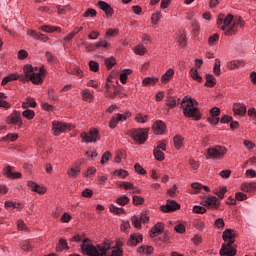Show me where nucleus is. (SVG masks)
<instances>
[{
	"mask_svg": "<svg viewBox=\"0 0 256 256\" xmlns=\"http://www.w3.org/2000/svg\"><path fill=\"white\" fill-rule=\"evenodd\" d=\"M199 102L197 100L185 96L181 102V109H183L184 117L187 119H194V121H201L203 115L201 114V110H199Z\"/></svg>",
	"mask_w": 256,
	"mask_h": 256,
	"instance_id": "f257e3e1",
	"label": "nucleus"
},
{
	"mask_svg": "<svg viewBox=\"0 0 256 256\" xmlns=\"http://www.w3.org/2000/svg\"><path fill=\"white\" fill-rule=\"evenodd\" d=\"M149 130L150 128H134L130 131V135L139 145H144L149 139Z\"/></svg>",
	"mask_w": 256,
	"mask_h": 256,
	"instance_id": "f03ea898",
	"label": "nucleus"
},
{
	"mask_svg": "<svg viewBox=\"0 0 256 256\" xmlns=\"http://www.w3.org/2000/svg\"><path fill=\"white\" fill-rule=\"evenodd\" d=\"M227 155V148L222 145H215L207 149V159H223Z\"/></svg>",
	"mask_w": 256,
	"mask_h": 256,
	"instance_id": "7ed1b4c3",
	"label": "nucleus"
},
{
	"mask_svg": "<svg viewBox=\"0 0 256 256\" xmlns=\"http://www.w3.org/2000/svg\"><path fill=\"white\" fill-rule=\"evenodd\" d=\"M220 256H235L237 255V244H235V238H230L226 243L222 244L219 251Z\"/></svg>",
	"mask_w": 256,
	"mask_h": 256,
	"instance_id": "20e7f679",
	"label": "nucleus"
},
{
	"mask_svg": "<svg viewBox=\"0 0 256 256\" xmlns=\"http://www.w3.org/2000/svg\"><path fill=\"white\" fill-rule=\"evenodd\" d=\"M80 137L83 139V141H85V143H97L101 140L99 129L97 128H90L88 133L82 132Z\"/></svg>",
	"mask_w": 256,
	"mask_h": 256,
	"instance_id": "39448f33",
	"label": "nucleus"
},
{
	"mask_svg": "<svg viewBox=\"0 0 256 256\" xmlns=\"http://www.w3.org/2000/svg\"><path fill=\"white\" fill-rule=\"evenodd\" d=\"M75 129L71 124L67 125L65 122L54 121L52 123V131L55 136L61 135V133H65V131H72Z\"/></svg>",
	"mask_w": 256,
	"mask_h": 256,
	"instance_id": "423d86ee",
	"label": "nucleus"
},
{
	"mask_svg": "<svg viewBox=\"0 0 256 256\" xmlns=\"http://www.w3.org/2000/svg\"><path fill=\"white\" fill-rule=\"evenodd\" d=\"M200 205L206 207V209H214L215 211H217V209L221 207V201H219V198H217V196L208 195V197L203 200Z\"/></svg>",
	"mask_w": 256,
	"mask_h": 256,
	"instance_id": "0eeeda50",
	"label": "nucleus"
},
{
	"mask_svg": "<svg viewBox=\"0 0 256 256\" xmlns=\"http://www.w3.org/2000/svg\"><path fill=\"white\" fill-rule=\"evenodd\" d=\"M179 209H181V204L175 200H167L166 205L160 206V211H162V213H173L179 211Z\"/></svg>",
	"mask_w": 256,
	"mask_h": 256,
	"instance_id": "6e6552de",
	"label": "nucleus"
},
{
	"mask_svg": "<svg viewBox=\"0 0 256 256\" xmlns=\"http://www.w3.org/2000/svg\"><path fill=\"white\" fill-rule=\"evenodd\" d=\"M23 71H24V78H20V81H31V83H33V85H35V70L33 69V65L31 64H27L23 67Z\"/></svg>",
	"mask_w": 256,
	"mask_h": 256,
	"instance_id": "1a4fd4ad",
	"label": "nucleus"
},
{
	"mask_svg": "<svg viewBox=\"0 0 256 256\" xmlns=\"http://www.w3.org/2000/svg\"><path fill=\"white\" fill-rule=\"evenodd\" d=\"M7 125H18L22 127L23 120H21V111L14 110L10 116L6 118Z\"/></svg>",
	"mask_w": 256,
	"mask_h": 256,
	"instance_id": "9d476101",
	"label": "nucleus"
},
{
	"mask_svg": "<svg viewBox=\"0 0 256 256\" xmlns=\"http://www.w3.org/2000/svg\"><path fill=\"white\" fill-rule=\"evenodd\" d=\"M152 131L154 135H165V132L167 131V124L162 120H156L152 124Z\"/></svg>",
	"mask_w": 256,
	"mask_h": 256,
	"instance_id": "9b49d317",
	"label": "nucleus"
},
{
	"mask_svg": "<svg viewBox=\"0 0 256 256\" xmlns=\"http://www.w3.org/2000/svg\"><path fill=\"white\" fill-rule=\"evenodd\" d=\"M96 5L97 7H99V9H101V11L105 13L106 17H113V15L115 14V10H113L111 4L103 0H99Z\"/></svg>",
	"mask_w": 256,
	"mask_h": 256,
	"instance_id": "f8f14e48",
	"label": "nucleus"
},
{
	"mask_svg": "<svg viewBox=\"0 0 256 256\" xmlns=\"http://www.w3.org/2000/svg\"><path fill=\"white\" fill-rule=\"evenodd\" d=\"M3 175L7 179H21L23 177L21 172H13V167L10 165L3 168Z\"/></svg>",
	"mask_w": 256,
	"mask_h": 256,
	"instance_id": "ddd939ff",
	"label": "nucleus"
},
{
	"mask_svg": "<svg viewBox=\"0 0 256 256\" xmlns=\"http://www.w3.org/2000/svg\"><path fill=\"white\" fill-rule=\"evenodd\" d=\"M27 186L33 193H38V195H45L47 193L45 186H41L34 181H28Z\"/></svg>",
	"mask_w": 256,
	"mask_h": 256,
	"instance_id": "4468645a",
	"label": "nucleus"
},
{
	"mask_svg": "<svg viewBox=\"0 0 256 256\" xmlns=\"http://www.w3.org/2000/svg\"><path fill=\"white\" fill-rule=\"evenodd\" d=\"M165 232V223L158 222L150 230V237H159V235Z\"/></svg>",
	"mask_w": 256,
	"mask_h": 256,
	"instance_id": "2eb2a0df",
	"label": "nucleus"
},
{
	"mask_svg": "<svg viewBox=\"0 0 256 256\" xmlns=\"http://www.w3.org/2000/svg\"><path fill=\"white\" fill-rule=\"evenodd\" d=\"M143 241V235L139 233H133L130 235V238L127 242L128 247H137L139 243Z\"/></svg>",
	"mask_w": 256,
	"mask_h": 256,
	"instance_id": "dca6fc26",
	"label": "nucleus"
},
{
	"mask_svg": "<svg viewBox=\"0 0 256 256\" xmlns=\"http://www.w3.org/2000/svg\"><path fill=\"white\" fill-rule=\"evenodd\" d=\"M233 113L234 115L245 117V115H247V106H245V104H242V103H234Z\"/></svg>",
	"mask_w": 256,
	"mask_h": 256,
	"instance_id": "f3484780",
	"label": "nucleus"
},
{
	"mask_svg": "<svg viewBox=\"0 0 256 256\" xmlns=\"http://www.w3.org/2000/svg\"><path fill=\"white\" fill-rule=\"evenodd\" d=\"M27 35H29V37H33V39H37L38 41H43V43H47V41H49V36L35 30H28Z\"/></svg>",
	"mask_w": 256,
	"mask_h": 256,
	"instance_id": "a211bd4d",
	"label": "nucleus"
},
{
	"mask_svg": "<svg viewBox=\"0 0 256 256\" xmlns=\"http://www.w3.org/2000/svg\"><path fill=\"white\" fill-rule=\"evenodd\" d=\"M236 237H237V231L231 228H227L222 233V239L223 241H225V243H227V241L230 239H235Z\"/></svg>",
	"mask_w": 256,
	"mask_h": 256,
	"instance_id": "6ab92c4d",
	"label": "nucleus"
},
{
	"mask_svg": "<svg viewBox=\"0 0 256 256\" xmlns=\"http://www.w3.org/2000/svg\"><path fill=\"white\" fill-rule=\"evenodd\" d=\"M240 189L244 193H253V191L256 189V182H243Z\"/></svg>",
	"mask_w": 256,
	"mask_h": 256,
	"instance_id": "aec40b11",
	"label": "nucleus"
},
{
	"mask_svg": "<svg viewBox=\"0 0 256 256\" xmlns=\"http://www.w3.org/2000/svg\"><path fill=\"white\" fill-rule=\"evenodd\" d=\"M175 75V70L173 68L168 69L161 77V83L163 85H167L171 79H173V76Z\"/></svg>",
	"mask_w": 256,
	"mask_h": 256,
	"instance_id": "412c9836",
	"label": "nucleus"
},
{
	"mask_svg": "<svg viewBox=\"0 0 256 256\" xmlns=\"http://www.w3.org/2000/svg\"><path fill=\"white\" fill-rule=\"evenodd\" d=\"M239 67H245L244 60H232L227 63V69L234 71V69H239Z\"/></svg>",
	"mask_w": 256,
	"mask_h": 256,
	"instance_id": "4be33fe9",
	"label": "nucleus"
},
{
	"mask_svg": "<svg viewBox=\"0 0 256 256\" xmlns=\"http://www.w3.org/2000/svg\"><path fill=\"white\" fill-rule=\"evenodd\" d=\"M185 138H183V136L177 134L174 136L173 138V143H174V147L177 151H179L180 149H183V146L185 145Z\"/></svg>",
	"mask_w": 256,
	"mask_h": 256,
	"instance_id": "5701e85b",
	"label": "nucleus"
},
{
	"mask_svg": "<svg viewBox=\"0 0 256 256\" xmlns=\"http://www.w3.org/2000/svg\"><path fill=\"white\" fill-rule=\"evenodd\" d=\"M205 79L206 82L204 83V87H209L210 89H213V87L217 85V79H215V76H213V74H206Z\"/></svg>",
	"mask_w": 256,
	"mask_h": 256,
	"instance_id": "b1692460",
	"label": "nucleus"
},
{
	"mask_svg": "<svg viewBox=\"0 0 256 256\" xmlns=\"http://www.w3.org/2000/svg\"><path fill=\"white\" fill-rule=\"evenodd\" d=\"M29 107H31L32 109H35V107H37V101H35V98L27 97L22 103V109H29Z\"/></svg>",
	"mask_w": 256,
	"mask_h": 256,
	"instance_id": "393cba45",
	"label": "nucleus"
},
{
	"mask_svg": "<svg viewBox=\"0 0 256 256\" xmlns=\"http://www.w3.org/2000/svg\"><path fill=\"white\" fill-rule=\"evenodd\" d=\"M69 251V244H67V240L60 238L58 241V245L56 246V252L62 253V251Z\"/></svg>",
	"mask_w": 256,
	"mask_h": 256,
	"instance_id": "a878e982",
	"label": "nucleus"
},
{
	"mask_svg": "<svg viewBox=\"0 0 256 256\" xmlns=\"http://www.w3.org/2000/svg\"><path fill=\"white\" fill-rule=\"evenodd\" d=\"M47 74V70L45 69V66H42L39 68V73H35V85H41L43 83V75Z\"/></svg>",
	"mask_w": 256,
	"mask_h": 256,
	"instance_id": "bb28decb",
	"label": "nucleus"
},
{
	"mask_svg": "<svg viewBox=\"0 0 256 256\" xmlns=\"http://www.w3.org/2000/svg\"><path fill=\"white\" fill-rule=\"evenodd\" d=\"M165 105L169 109H175L177 107V98L171 96V94H167Z\"/></svg>",
	"mask_w": 256,
	"mask_h": 256,
	"instance_id": "cd10ccee",
	"label": "nucleus"
},
{
	"mask_svg": "<svg viewBox=\"0 0 256 256\" xmlns=\"http://www.w3.org/2000/svg\"><path fill=\"white\" fill-rule=\"evenodd\" d=\"M19 139V134L17 133H8L6 136H3L0 141L1 143H7V141H11V143H15Z\"/></svg>",
	"mask_w": 256,
	"mask_h": 256,
	"instance_id": "c85d7f7f",
	"label": "nucleus"
},
{
	"mask_svg": "<svg viewBox=\"0 0 256 256\" xmlns=\"http://www.w3.org/2000/svg\"><path fill=\"white\" fill-rule=\"evenodd\" d=\"M41 31H44V33H61V27L57 26H51V25H42L40 27Z\"/></svg>",
	"mask_w": 256,
	"mask_h": 256,
	"instance_id": "c756f323",
	"label": "nucleus"
},
{
	"mask_svg": "<svg viewBox=\"0 0 256 256\" xmlns=\"http://www.w3.org/2000/svg\"><path fill=\"white\" fill-rule=\"evenodd\" d=\"M91 246H93L91 244V239L89 238H85L83 241H82V244H81V252L82 253H88L90 250H91Z\"/></svg>",
	"mask_w": 256,
	"mask_h": 256,
	"instance_id": "7c9ffc66",
	"label": "nucleus"
},
{
	"mask_svg": "<svg viewBox=\"0 0 256 256\" xmlns=\"http://www.w3.org/2000/svg\"><path fill=\"white\" fill-rule=\"evenodd\" d=\"M189 75L194 81H197L198 83L203 82V77H201V75H199V71L196 68H191Z\"/></svg>",
	"mask_w": 256,
	"mask_h": 256,
	"instance_id": "2f4dec72",
	"label": "nucleus"
},
{
	"mask_svg": "<svg viewBox=\"0 0 256 256\" xmlns=\"http://www.w3.org/2000/svg\"><path fill=\"white\" fill-rule=\"evenodd\" d=\"M159 83V78L157 77H146L142 80L143 87H147V85H157Z\"/></svg>",
	"mask_w": 256,
	"mask_h": 256,
	"instance_id": "473e14b6",
	"label": "nucleus"
},
{
	"mask_svg": "<svg viewBox=\"0 0 256 256\" xmlns=\"http://www.w3.org/2000/svg\"><path fill=\"white\" fill-rule=\"evenodd\" d=\"M224 31V35H227L228 37H231L232 35H237V32L239 31L237 27L234 26V24L230 26H226Z\"/></svg>",
	"mask_w": 256,
	"mask_h": 256,
	"instance_id": "72a5a7b5",
	"label": "nucleus"
},
{
	"mask_svg": "<svg viewBox=\"0 0 256 256\" xmlns=\"http://www.w3.org/2000/svg\"><path fill=\"white\" fill-rule=\"evenodd\" d=\"M104 63L106 65V69L108 71H111V69H113V67H115V65H117V59H115V57H109V58H106L104 60Z\"/></svg>",
	"mask_w": 256,
	"mask_h": 256,
	"instance_id": "f704fd0d",
	"label": "nucleus"
},
{
	"mask_svg": "<svg viewBox=\"0 0 256 256\" xmlns=\"http://www.w3.org/2000/svg\"><path fill=\"white\" fill-rule=\"evenodd\" d=\"M133 73L132 69H124L123 72L120 74V81L122 85H125L127 83V79H129V75Z\"/></svg>",
	"mask_w": 256,
	"mask_h": 256,
	"instance_id": "c9c22d12",
	"label": "nucleus"
},
{
	"mask_svg": "<svg viewBox=\"0 0 256 256\" xmlns=\"http://www.w3.org/2000/svg\"><path fill=\"white\" fill-rule=\"evenodd\" d=\"M97 50L103 51V49H111V43L107 42V40H100L96 43Z\"/></svg>",
	"mask_w": 256,
	"mask_h": 256,
	"instance_id": "e433bc0d",
	"label": "nucleus"
},
{
	"mask_svg": "<svg viewBox=\"0 0 256 256\" xmlns=\"http://www.w3.org/2000/svg\"><path fill=\"white\" fill-rule=\"evenodd\" d=\"M131 199L127 195L120 196L116 199L117 205L121 207H125V205H129Z\"/></svg>",
	"mask_w": 256,
	"mask_h": 256,
	"instance_id": "4c0bfd02",
	"label": "nucleus"
},
{
	"mask_svg": "<svg viewBox=\"0 0 256 256\" xmlns=\"http://www.w3.org/2000/svg\"><path fill=\"white\" fill-rule=\"evenodd\" d=\"M4 207H5V209H10V207H12L13 209H23L24 205L22 203L6 201L4 203Z\"/></svg>",
	"mask_w": 256,
	"mask_h": 256,
	"instance_id": "58836bf2",
	"label": "nucleus"
},
{
	"mask_svg": "<svg viewBox=\"0 0 256 256\" xmlns=\"http://www.w3.org/2000/svg\"><path fill=\"white\" fill-rule=\"evenodd\" d=\"M110 213H113V215H125V208H119L115 205L111 204L110 207Z\"/></svg>",
	"mask_w": 256,
	"mask_h": 256,
	"instance_id": "ea45409f",
	"label": "nucleus"
},
{
	"mask_svg": "<svg viewBox=\"0 0 256 256\" xmlns=\"http://www.w3.org/2000/svg\"><path fill=\"white\" fill-rule=\"evenodd\" d=\"M22 117L27 119L28 121H31L32 119H35V110L27 109L22 112Z\"/></svg>",
	"mask_w": 256,
	"mask_h": 256,
	"instance_id": "a19ab883",
	"label": "nucleus"
},
{
	"mask_svg": "<svg viewBox=\"0 0 256 256\" xmlns=\"http://www.w3.org/2000/svg\"><path fill=\"white\" fill-rule=\"evenodd\" d=\"M153 155L156 161H165V153L162 150L154 148Z\"/></svg>",
	"mask_w": 256,
	"mask_h": 256,
	"instance_id": "79ce46f5",
	"label": "nucleus"
},
{
	"mask_svg": "<svg viewBox=\"0 0 256 256\" xmlns=\"http://www.w3.org/2000/svg\"><path fill=\"white\" fill-rule=\"evenodd\" d=\"M192 227L198 231H203L205 229V222H203L201 219H196L193 221Z\"/></svg>",
	"mask_w": 256,
	"mask_h": 256,
	"instance_id": "37998d69",
	"label": "nucleus"
},
{
	"mask_svg": "<svg viewBox=\"0 0 256 256\" xmlns=\"http://www.w3.org/2000/svg\"><path fill=\"white\" fill-rule=\"evenodd\" d=\"M213 73L216 75V77H219L221 75V60L219 58L215 59Z\"/></svg>",
	"mask_w": 256,
	"mask_h": 256,
	"instance_id": "c03bdc74",
	"label": "nucleus"
},
{
	"mask_svg": "<svg viewBox=\"0 0 256 256\" xmlns=\"http://www.w3.org/2000/svg\"><path fill=\"white\" fill-rule=\"evenodd\" d=\"M113 175H116L120 179H127V177H129V171L118 169L113 172Z\"/></svg>",
	"mask_w": 256,
	"mask_h": 256,
	"instance_id": "a18cd8bd",
	"label": "nucleus"
},
{
	"mask_svg": "<svg viewBox=\"0 0 256 256\" xmlns=\"http://www.w3.org/2000/svg\"><path fill=\"white\" fill-rule=\"evenodd\" d=\"M233 19H235L233 14H228L226 18H224L223 26L221 27V30H225V27H229L233 22Z\"/></svg>",
	"mask_w": 256,
	"mask_h": 256,
	"instance_id": "49530a36",
	"label": "nucleus"
},
{
	"mask_svg": "<svg viewBox=\"0 0 256 256\" xmlns=\"http://www.w3.org/2000/svg\"><path fill=\"white\" fill-rule=\"evenodd\" d=\"M192 213H196L197 215H205V213H207V208H205V206H194L192 208Z\"/></svg>",
	"mask_w": 256,
	"mask_h": 256,
	"instance_id": "de8ad7c7",
	"label": "nucleus"
},
{
	"mask_svg": "<svg viewBox=\"0 0 256 256\" xmlns=\"http://www.w3.org/2000/svg\"><path fill=\"white\" fill-rule=\"evenodd\" d=\"M132 203L135 207H138V205H145V198L135 195L132 198Z\"/></svg>",
	"mask_w": 256,
	"mask_h": 256,
	"instance_id": "09e8293b",
	"label": "nucleus"
},
{
	"mask_svg": "<svg viewBox=\"0 0 256 256\" xmlns=\"http://www.w3.org/2000/svg\"><path fill=\"white\" fill-rule=\"evenodd\" d=\"M88 65H89L90 71H92L93 73L99 72V62H97L95 60H90Z\"/></svg>",
	"mask_w": 256,
	"mask_h": 256,
	"instance_id": "8fccbe9b",
	"label": "nucleus"
},
{
	"mask_svg": "<svg viewBox=\"0 0 256 256\" xmlns=\"http://www.w3.org/2000/svg\"><path fill=\"white\" fill-rule=\"evenodd\" d=\"M81 173V168L79 166H75L67 171V175L69 177H77Z\"/></svg>",
	"mask_w": 256,
	"mask_h": 256,
	"instance_id": "3c124183",
	"label": "nucleus"
},
{
	"mask_svg": "<svg viewBox=\"0 0 256 256\" xmlns=\"http://www.w3.org/2000/svg\"><path fill=\"white\" fill-rule=\"evenodd\" d=\"M70 75H76L77 77H83V70L79 66H73L68 72Z\"/></svg>",
	"mask_w": 256,
	"mask_h": 256,
	"instance_id": "603ef678",
	"label": "nucleus"
},
{
	"mask_svg": "<svg viewBox=\"0 0 256 256\" xmlns=\"http://www.w3.org/2000/svg\"><path fill=\"white\" fill-rule=\"evenodd\" d=\"M163 17V14H161V11H157L156 13L152 14L151 21L153 25H157L161 18Z\"/></svg>",
	"mask_w": 256,
	"mask_h": 256,
	"instance_id": "864d4df0",
	"label": "nucleus"
},
{
	"mask_svg": "<svg viewBox=\"0 0 256 256\" xmlns=\"http://www.w3.org/2000/svg\"><path fill=\"white\" fill-rule=\"evenodd\" d=\"M134 53L136 55L143 56V55H145V53H147V48L143 45H138L134 48Z\"/></svg>",
	"mask_w": 256,
	"mask_h": 256,
	"instance_id": "5fc2aeb1",
	"label": "nucleus"
},
{
	"mask_svg": "<svg viewBox=\"0 0 256 256\" xmlns=\"http://www.w3.org/2000/svg\"><path fill=\"white\" fill-rule=\"evenodd\" d=\"M161 243H169L171 241V233L169 230L164 231V234L162 237L158 238Z\"/></svg>",
	"mask_w": 256,
	"mask_h": 256,
	"instance_id": "6e6d98bb",
	"label": "nucleus"
},
{
	"mask_svg": "<svg viewBox=\"0 0 256 256\" xmlns=\"http://www.w3.org/2000/svg\"><path fill=\"white\" fill-rule=\"evenodd\" d=\"M131 222L132 225H134L135 229H141V219L139 218V216L134 215L131 217Z\"/></svg>",
	"mask_w": 256,
	"mask_h": 256,
	"instance_id": "4d7b16f0",
	"label": "nucleus"
},
{
	"mask_svg": "<svg viewBox=\"0 0 256 256\" xmlns=\"http://www.w3.org/2000/svg\"><path fill=\"white\" fill-rule=\"evenodd\" d=\"M135 121H137V123H147V121H149V116L148 115L143 116V114L138 113L135 116Z\"/></svg>",
	"mask_w": 256,
	"mask_h": 256,
	"instance_id": "13d9d810",
	"label": "nucleus"
},
{
	"mask_svg": "<svg viewBox=\"0 0 256 256\" xmlns=\"http://www.w3.org/2000/svg\"><path fill=\"white\" fill-rule=\"evenodd\" d=\"M48 97L52 101H59V94H57L53 88L48 89Z\"/></svg>",
	"mask_w": 256,
	"mask_h": 256,
	"instance_id": "bf43d9fd",
	"label": "nucleus"
},
{
	"mask_svg": "<svg viewBox=\"0 0 256 256\" xmlns=\"http://www.w3.org/2000/svg\"><path fill=\"white\" fill-rule=\"evenodd\" d=\"M87 256H103L95 246H91L90 250L86 253Z\"/></svg>",
	"mask_w": 256,
	"mask_h": 256,
	"instance_id": "052dcab7",
	"label": "nucleus"
},
{
	"mask_svg": "<svg viewBox=\"0 0 256 256\" xmlns=\"http://www.w3.org/2000/svg\"><path fill=\"white\" fill-rule=\"evenodd\" d=\"M178 43L180 47H187V35L185 33L179 35Z\"/></svg>",
	"mask_w": 256,
	"mask_h": 256,
	"instance_id": "680f3d73",
	"label": "nucleus"
},
{
	"mask_svg": "<svg viewBox=\"0 0 256 256\" xmlns=\"http://www.w3.org/2000/svg\"><path fill=\"white\" fill-rule=\"evenodd\" d=\"M82 17H97V10L93 8H88L82 15Z\"/></svg>",
	"mask_w": 256,
	"mask_h": 256,
	"instance_id": "e2e57ef3",
	"label": "nucleus"
},
{
	"mask_svg": "<svg viewBox=\"0 0 256 256\" xmlns=\"http://www.w3.org/2000/svg\"><path fill=\"white\" fill-rule=\"evenodd\" d=\"M225 193H227V187L223 186L220 190H215L214 195H217L220 199H225Z\"/></svg>",
	"mask_w": 256,
	"mask_h": 256,
	"instance_id": "0e129e2a",
	"label": "nucleus"
},
{
	"mask_svg": "<svg viewBox=\"0 0 256 256\" xmlns=\"http://www.w3.org/2000/svg\"><path fill=\"white\" fill-rule=\"evenodd\" d=\"M119 35V29L109 28L106 30L105 37H117Z\"/></svg>",
	"mask_w": 256,
	"mask_h": 256,
	"instance_id": "69168bd1",
	"label": "nucleus"
},
{
	"mask_svg": "<svg viewBox=\"0 0 256 256\" xmlns=\"http://www.w3.org/2000/svg\"><path fill=\"white\" fill-rule=\"evenodd\" d=\"M96 249L100 251V255H107V251L111 249V245L103 246V244H98Z\"/></svg>",
	"mask_w": 256,
	"mask_h": 256,
	"instance_id": "338daca9",
	"label": "nucleus"
},
{
	"mask_svg": "<svg viewBox=\"0 0 256 256\" xmlns=\"http://www.w3.org/2000/svg\"><path fill=\"white\" fill-rule=\"evenodd\" d=\"M155 149L161 151H167V140H161L157 142V147Z\"/></svg>",
	"mask_w": 256,
	"mask_h": 256,
	"instance_id": "774afa93",
	"label": "nucleus"
}]
</instances>
